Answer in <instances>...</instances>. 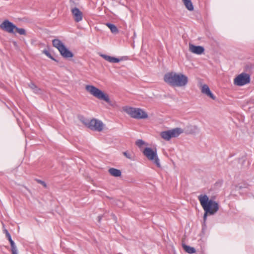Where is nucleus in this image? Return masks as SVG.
<instances>
[{
	"instance_id": "1",
	"label": "nucleus",
	"mask_w": 254,
	"mask_h": 254,
	"mask_svg": "<svg viewBox=\"0 0 254 254\" xmlns=\"http://www.w3.org/2000/svg\"><path fill=\"white\" fill-rule=\"evenodd\" d=\"M164 81L173 87H184L188 82V77L182 73L169 72L164 76Z\"/></svg>"
},
{
	"instance_id": "2",
	"label": "nucleus",
	"mask_w": 254,
	"mask_h": 254,
	"mask_svg": "<svg viewBox=\"0 0 254 254\" xmlns=\"http://www.w3.org/2000/svg\"><path fill=\"white\" fill-rule=\"evenodd\" d=\"M198 198L205 211L203 220L205 221L208 214L214 215L218 211L219 204L215 201L209 199L208 196L205 194L199 195Z\"/></svg>"
},
{
	"instance_id": "3",
	"label": "nucleus",
	"mask_w": 254,
	"mask_h": 254,
	"mask_svg": "<svg viewBox=\"0 0 254 254\" xmlns=\"http://www.w3.org/2000/svg\"><path fill=\"white\" fill-rule=\"evenodd\" d=\"M85 90L94 97L99 100L105 101L110 106L114 107L115 105L114 102L110 100L108 94L104 93L102 90L94 86L90 85H86Z\"/></svg>"
},
{
	"instance_id": "4",
	"label": "nucleus",
	"mask_w": 254,
	"mask_h": 254,
	"mask_svg": "<svg viewBox=\"0 0 254 254\" xmlns=\"http://www.w3.org/2000/svg\"><path fill=\"white\" fill-rule=\"evenodd\" d=\"M123 110L131 118L134 119H145L148 118L147 113L140 108L125 107Z\"/></svg>"
},
{
	"instance_id": "5",
	"label": "nucleus",
	"mask_w": 254,
	"mask_h": 254,
	"mask_svg": "<svg viewBox=\"0 0 254 254\" xmlns=\"http://www.w3.org/2000/svg\"><path fill=\"white\" fill-rule=\"evenodd\" d=\"M142 153L149 161L154 163L158 167L160 168L161 167L156 149H153L149 147H146L142 151Z\"/></svg>"
},
{
	"instance_id": "6",
	"label": "nucleus",
	"mask_w": 254,
	"mask_h": 254,
	"mask_svg": "<svg viewBox=\"0 0 254 254\" xmlns=\"http://www.w3.org/2000/svg\"><path fill=\"white\" fill-rule=\"evenodd\" d=\"M54 47L58 49L61 55L65 58H72L73 54L69 51L64 44L59 39H55L52 41Z\"/></svg>"
},
{
	"instance_id": "7",
	"label": "nucleus",
	"mask_w": 254,
	"mask_h": 254,
	"mask_svg": "<svg viewBox=\"0 0 254 254\" xmlns=\"http://www.w3.org/2000/svg\"><path fill=\"white\" fill-rule=\"evenodd\" d=\"M250 82V76L246 73H242L238 75L234 80V84L238 86H243Z\"/></svg>"
},
{
	"instance_id": "8",
	"label": "nucleus",
	"mask_w": 254,
	"mask_h": 254,
	"mask_svg": "<svg viewBox=\"0 0 254 254\" xmlns=\"http://www.w3.org/2000/svg\"><path fill=\"white\" fill-rule=\"evenodd\" d=\"M84 123L86 125H88V127L92 130L101 131L103 129L104 124L103 123L96 119H93L91 120L88 124L85 122H84Z\"/></svg>"
},
{
	"instance_id": "9",
	"label": "nucleus",
	"mask_w": 254,
	"mask_h": 254,
	"mask_svg": "<svg viewBox=\"0 0 254 254\" xmlns=\"http://www.w3.org/2000/svg\"><path fill=\"white\" fill-rule=\"evenodd\" d=\"M0 28L6 32L13 33L16 26L8 20H5L0 25Z\"/></svg>"
},
{
	"instance_id": "10",
	"label": "nucleus",
	"mask_w": 254,
	"mask_h": 254,
	"mask_svg": "<svg viewBox=\"0 0 254 254\" xmlns=\"http://www.w3.org/2000/svg\"><path fill=\"white\" fill-rule=\"evenodd\" d=\"M71 12L75 22H79L82 20L83 13L78 8L74 7L72 8Z\"/></svg>"
},
{
	"instance_id": "11",
	"label": "nucleus",
	"mask_w": 254,
	"mask_h": 254,
	"mask_svg": "<svg viewBox=\"0 0 254 254\" xmlns=\"http://www.w3.org/2000/svg\"><path fill=\"white\" fill-rule=\"evenodd\" d=\"M199 128L194 125H187L184 128V132L188 134H196L199 132Z\"/></svg>"
},
{
	"instance_id": "12",
	"label": "nucleus",
	"mask_w": 254,
	"mask_h": 254,
	"mask_svg": "<svg viewBox=\"0 0 254 254\" xmlns=\"http://www.w3.org/2000/svg\"><path fill=\"white\" fill-rule=\"evenodd\" d=\"M189 50L192 53L200 55L204 52V49L202 46H195L194 45L190 44Z\"/></svg>"
},
{
	"instance_id": "13",
	"label": "nucleus",
	"mask_w": 254,
	"mask_h": 254,
	"mask_svg": "<svg viewBox=\"0 0 254 254\" xmlns=\"http://www.w3.org/2000/svg\"><path fill=\"white\" fill-rule=\"evenodd\" d=\"M201 91L203 94L206 95L212 99L215 100L216 97L212 93L207 85H202L201 87Z\"/></svg>"
},
{
	"instance_id": "14",
	"label": "nucleus",
	"mask_w": 254,
	"mask_h": 254,
	"mask_svg": "<svg viewBox=\"0 0 254 254\" xmlns=\"http://www.w3.org/2000/svg\"><path fill=\"white\" fill-rule=\"evenodd\" d=\"M101 56L103 58H104L105 60H106L107 61H108L110 63H119V62H120L121 61V59H120L111 57V56H107L106 55L102 54V55H101Z\"/></svg>"
},
{
	"instance_id": "15",
	"label": "nucleus",
	"mask_w": 254,
	"mask_h": 254,
	"mask_svg": "<svg viewBox=\"0 0 254 254\" xmlns=\"http://www.w3.org/2000/svg\"><path fill=\"white\" fill-rule=\"evenodd\" d=\"M171 137H176L184 132V130L181 128L177 127L170 130Z\"/></svg>"
},
{
	"instance_id": "16",
	"label": "nucleus",
	"mask_w": 254,
	"mask_h": 254,
	"mask_svg": "<svg viewBox=\"0 0 254 254\" xmlns=\"http://www.w3.org/2000/svg\"><path fill=\"white\" fill-rule=\"evenodd\" d=\"M8 237L7 238L8 240L10 246H11V251L12 254H18L17 253V249L16 246L14 242V241L11 239L10 235H8Z\"/></svg>"
},
{
	"instance_id": "17",
	"label": "nucleus",
	"mask_w": 254,
	"mask_h": 254,
	"mask_svg": "<svg viewBox=\"0 0 254 254\" xmlns=\"http://www.w3.org/2000/svg\"><path fill=\"white\" fill-rule=\"evenodd\" d=\"M28 86L35 93L37 94H41L42 93V89L38 88L34 83L31 82L29 84Z\"/></svg>"
},
{
	"instance_id": "18",
	"label": "nucleus",
	"mask_w": 254,
	"mask_h": 254,
	"mask_svg": "<svg viewBox=\"0 0 254 254\" xmlns=\"http://www.w3.org/2000/svg\"><path fill=\"white\" fill-rule=\"evenodd\" d=\"M109 172L114 177H118L121 176V171L120 170L114 168L109 169Z\"/></svg>"
},
{
	"instance_id": "19",
	"label": "nucleus",
	"mask_w": 254,
	"mask_h": 254,
	"mask_svg": "<svg viewBox=\"0 0 254 254\" xmlns=\"http://www.w3.org/2000/svg\"><path fill=\"white\" fill-rule=\"evenodd\" d=\"M186 7L190 11L193 10V6L190 0H182Z\"/></svg>"
},
{
	"instance_id": "20",
	"label": "nucleus",
	"mask_w": 254,
	"mask_h": 254,
	"mask_svg": "<svg viewBox=\"0 0 254 254\" xmlns=\"http://www.w3.org/2000/svg\"><path fill=\"white\" fill-rule=\"evenodd\" d=\"M161 136L163 139L166 140H169L172 137L170 134V130L165 131H162L161 133Z\"/></svg>"
},
{
	"instance_id": "21",
	"label": "nucleus",
	"mask_w": 254,
	"mask_h": 254,
	"mask_svg": "<svg viewBox=\"0 0 254 254\" xmlns=\"http://www.w3.org/2000/svg\"><path fill=\"white\" fill-rule=\"evenodd\" d=\"M183 248L185 250V251L189 254H192L195 253V250L193 247H191L189 246L183 244Z\"/></svg>"
},
{
	"instance_id": "22",
	"label": "nucleus",
	"mask_w": 254,
	"mask_h": 254,
	"mask_svg": "<svg viewBox=\"0 0 254 254\" xmlns=\"http://www.w3.org/2000/svg\"><path fill=\"white\" fill-rule=\"evenodd\" d=\"M106 25L110 28L112 33L116 34L118 32V28L115 25L111 23H107Z\"/></svg>"
},
{
	"instance_id": "23",
	"label": "nucleus",
	"mask_w": 254,
	"mask_h": 254,
	"mask_svg": "<svg viewBox=\"0 0 254 254\" xmlns=\"http://www.w3.org/2000/svg\"><path fill=\"white\" fill-rule=\"evenodd\" d=\"M123 154L126 158H127L129 159H130V160H133V156L132 153L127 151L124 152Z\"/></svg>"
},
{
	"instance_id": "24",
	"label": "nucleus",
	"mask_w": 254,
	"mask_h": 254,
	"mask_svg": "<svg viewBox=\"0 0 254 254\" xmlns=\"http://www.w3.org/2000/svg\"><path fill=\"white\" fill-rule=\"evenodd\" d=\"M16 32L19 33L20 35H26V31L23 28H19L16 26V28L14 29Z\"/></svg>"
},
{
	"instance_id": "25",
	"label": "nucleus",
	"mask_w": 254,
	"mask_h": 254,
	"mask_svg": "<svg viewBox=\"0 0 254 254\" xmlns=\"http://www.w3.org/2000/svg\"><path fill=\"white\" fill-rule=\"evenodd\" d=\"M135 144L139 147H140L142 145L145 144V142L141 139H138L136 141Z\"/></svg>"
},
{
	"instance_id": "26",
	"label": "nucleus",
	"mask_w": 254,
	"mask_h": 254,
	"mask_svg": "<svg viewBox=\"0 0 254 254\" xmlns=\"http://www.w3.org/2000/svg\"><path fill=\"white\" fill-rule=\"evenodd\" d=\"M43 53H44L47 57H48L52 60L55 61V59L51 56V54L49 53V51L47 50H44L43 51Z\"/></svg>"
},
{
	"instance_id": "27",
	"label": "nucleus",
	"mask_w": 254,
	"mask_h": 254,
	"mask_svg": "<svg viewBox=\"0 0 254 254\" xmlns=\"http://www.w3.org/2000/svg\"><path fill=\"white\" fill-rule=\"evenodd\" d=\"M38 182L40 184H42V185H43V186L44 187H45V188L46 187V184L44 182H43L41 180H38Z\"/></svg>"
},
{
	"instance_id": "28",
	"label": "nucleus",
	"mask_w": 254,
	"mask_h": 254,
	"mask_svg": "<svg viewBox=\"0 0 254 254\" xmlns=\"http://www.w3.org/2000/svg\"><path fill=\"white\" fill-rule=\"evenodd\" d=\"M4 233H5V235H6V238H7V237H8V235H10V234L8 233V232L7 231V230H6V229L4 230Z\"/></svg>"
},
{
	"instance_id": "29",
	"label": "nucleus",
	"mask_w": 254,
	"mask_h": 254,
	"mask_svg": "<svg viewBox=\"0 0 254 254\" xmlns=\"http://www.w3.org/2000/svg\"><path fill=\"white\" fill-rule=\"evenodd\" d=\"M102 217L99 216H98V221L100 222L101 219Z\"/></svg>"
}]
</instances>
